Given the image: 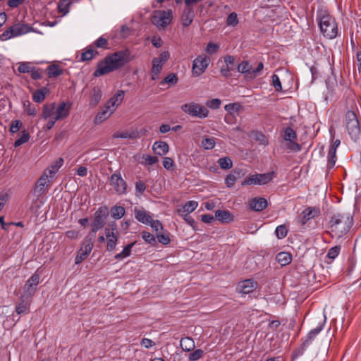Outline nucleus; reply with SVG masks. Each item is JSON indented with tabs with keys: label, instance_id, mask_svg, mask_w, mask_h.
<instances>
[{
	"label": "nucleus",
	"instance_id": "nucleus-62",
	"mask_svg": "<svg viewBox=\"0 0 361 361\" xmlns=\"http://www.w3.org/2000/svg\"><path fill=\"white\" fill-rule=\"evenodd\" d=\"M169 56L170 54L168 51H164L159 57L154 58V59L156 60V63H159L164 65L169 59Z\"/></svg>",
	"mask_w": 361,
	"mask_h": 361
},
{
	"label": "nucleus",
	"instance_id": "nucleus-51",
	"mask_svg": "<svg viewBox=\"0 0 361 361\" xmlns=\"http://www.w3.org/2000/svg\"><path fill=\"white\" fill-rule=\"evenodd\" d=\"M202 146L205 149H212L215 146V141H214V139L213 137H211V138H204L202 140Z\"/></svg>",
	"mask_w": 361,
	"mask_h": 361
},
{
	"label": "nucleus",
	"instance_id": "nucleus-8",
	"mask_svg": "<svg viewBox=\"0 0 361 361\" xmlns=\"http://www.w3.org/2000/svg\"><path fill=\"white\" fill-rule=\"evenodd\" d=\"M173 12L168 11H155L153 13L152 22L159 29H164L172 20Z\"/></svg>",
	"mask_w": 361,
	"mask_h": 361
},
{
	"label": "nucleus",
	"instance_id": "nucleus-5",
	"mask_svg": "<svg viewBox=\"0 0 361 361\" xmlns=\"http://www.w3.org/2000/svg\"><path fill=\"white\" fill-rule=\"evenodd\" d=\"M180 109L183 112L192 117L205 118L209 115V110L207 107L195 102L183 104Z\"/></svg>",
	"mask_w": 361,
	"mask_h": 361
},
{
	"label": "nucleus",
	"instance_id": "nucleus-35",
	"mask_svg": "<svg viewBox=\"0 0 361 361\" xmlns=\"http://www.w3.org/2000/svg\"><path fill=\"white\" fill-rule=\"evenodd\" d=\"M102 97V92L99 87H94L90 96V105L96 106L98 104Z\"/></svg>",
	"mask_w": 361,
	"mask_h": 361
},
{
	"label": "nucleus",
	"instance_id": "nucleus-57",
	"mask_svg": "<svg viewBox=\"0 0 361 361\" xmlns=\"http://www.w3.org/2000/svg\"><path fill=\"white\" fill-rule=\"evenodd\" d=\"M221 102L219 99H212L206 102V105L207 107L212 109H217L219 108Z\"/></svg>",
	"mask_w": 361,
	"mask_h": 361
},
{
	"label": "nucleus",
	"instance_id": "nucleus-20",
	"mask_svg": "<svg viewBox=\"0 0 361 361\" xmlns=\"http://www.w3.org/2000/svg\"><path fill=\"white\" fill-rule=\"evenodd\" d=\"M268 205L267 201L263 197H255L250 200L249 206L250 209L260 212L264 210Z\"/></svg>",
	"mask_w": 361,
	"mask_h": 361
},
{
	"label": "nucleus",
	"instance_id": "nucleus-56",
	"mask_svg": "<svg viewBox=\"0 0 361 361\" xmlns=\"http://www.w3.org/2000/svg\"><path fill=\"white\" fill-rule=\"evenodd\" d=\"M219 49V45L214 42H209L205 51L208 54H214Z\"/></svg>",
	"mask_w": 361,
	"mask_h": 361
},
{
	"label": "nucleus",
	"instance_id": "nucleus-50",
	"mask_svg": "<svg viewBox=\"0 0 361 361\" xmlns=\"http://www.w3.org/2000/svg\"><path fill=\"white\" fill-rule=\"evenodd\" d=\"M178 82V77L175 73L169 74L161 82V85L168 83L171 85L176 84Z\"/></svg>",
	"mask_w": 361,
	"mask_h": 361
},
{
	"label": "nucleus",
	"instance_id": "nucleus-60",
	"mask_svg": "<svg viewBox=\"0 0 361 361\" xmlns=\"http://www.w3.org/2000/svg\"><path fill=\"white\" fill-rule=\"evenodd\" d=\"M22 126V122L20 120H14L11 122L10 131L12 133H17Z\"/></svg>",
	"mask_w": 361,
	"mask_h": 361
},
{
	"label": "nucleus",
	"instance_id": "nucleus-28",
	"mask_svg": "<svg viewBox=\"0 0 361 361\" xmlns=\"http://www.w3.org/2000/svg\"><path fill=\"white\" fill-rule=\"evenodd\" d=\"M55 103L46 104L42 107V117L44 120L55 117Z\"/></svg>",
	"mask_w": 361,
	"mask_h": 361
},
{
	"label": "nucleus",
	"instance_id": "nucleus-31",
	"mask_svg": "<svg viewBox=\"0 0 361 361\" xmlns=\"http://www.w3.org/2000/svg\"><path fill=\"white\" fill-rule=\"evenodd\" d=\"M238 71L245 74L248 78H253V68L247 61H243L238 66Z\"/></svg>",
	"mask_w": 361,
	"mask_h": 361
},
{
	"label": "nucleus",
	"instance_id": "nucleus-14",
	"mask_svg": "<svg viewBox=\"0 0 361 361\" xmlns=\"http://www.w3.org/2000/svg\"><path fill=\"white\" fill-rule=\"evenodd\" d=\"M147 130L145 128H142L140 130H130V131H124V132H116L113 135V137L114 138H128V139H137L140 138L142 135H145Z\"/></svg>",
	"mask_w": 361,
	"mask_h": 361
},
{
	"label": "nucleus",
	"instance_id": "nucleus-12",
	"mask_svg": "<svg viewBox=\"0 0 361 361\" xmlns=\"http://www.w3.org/2000/svg\"><path fill=\"white\" fill-rule=\"evenodd\" d=\"M39 275L35 273L32 276L26 281L24 288L22 298L30 299L36 292L37 286L39 283Z\"/></svg>",
	"mask_w": 361,
	"mask_h": 361
},
{
	"label": "nucleus",
	"instance_id": "nucleus-44",
	"mask_svg": "<svg viewBox=\"0 0 361 361\" xmlns=\"http://www.w3.org/2000/svg\"><path fill=\"white\" fill-rule=\"evenodd\" d=\"M30 299L22 298V302L16 305V312L18 314H24L28 308V300Z\"/></svg>",
	"mask_w": 361,
	"mask_h": 361
},
{
	"label": "nucleus",
	"instance_id": "nucleus-17",
	"mask_svg": "<svg viewBox=\"0 0 361 361\" xmlns=\"http://www.w3.org/2000/svg\"><path fill=\"white\" fill-rule=\"evenodd\" d=\"M106 250L111 252L115 250L118 242V232L111 231L109 228H105Z\"/></svg>",
	"mask_w": 361,
	"mask_h": 361
},
{
	"label": "nucleus",
	"instance_id": "nucleus-59",
	"mask_svg": "<svg viewBox=\"0 0 361 361\" xmlns=\"http://www.w3.org/2000/svg\"><path fill=\"white\" fill-rule=\"evenodd\" d=\"M271 78H272V85L275 88V90L277 92L281 91L282 85H281L279 77L277 75L274 74Z\"/></svg>",
	"mask_w": 361,
	"mask_h": 361
},
{
	"label": "nucleus",
	"instance_id": "nucleus-32",
	"mask_svg": "<svg viewBox=\"0 0 361 361\" xmlns=\"http://www.w3.org/2000/svg\"><path fill=\"white\" fill-rule=\"evenodd\" d=\"M276 259L281 266H286L291 262L292 256L288 252H281L277 254Z\"/></svg>",
	"mask_w": 361,
	"mask_h": 361
},
{
	"label": "nucleus",
	"instance_id": "nucleus-43",
	"mask_svg": "<svg viewBox=\"0 0 361 361\" xmlns=\"http://www.w3.org/2000/svg\"><path fill=\"white\" fill-rule=\"evenodd\" d=\"M336 150L335 147H330L328 152V164L327 166L329 169H331L336 164Z\"/></svg>",
	"mask_w": 361,
	"mask_h": 361
},
{
	"label": "nucleus",
	"instance_id": "nucleus-33",
	"mask_svg": "<svg viewBox=\"0 0 361 361\" xmlns=\"http://www.w3.org/2000/svg\"><path fill=\"white\" fill-rule=\"evenodd\" d=\"M48 77L56 78L63 73V69L58 65H50L47 68Z\"/></svg>",
	"mask_w": 361,
	"mask_h": 361
},
{
	"label": "nucleus",
	"instance_id": "nucleus-53",
	"mask_svg": "<svg viewBox=\"0 0 361 361\" xmlns=\"http://www.w3.org/2000/svg\"><path fill=\"white\" fill-rule=\"evenodd\" d=\"M204 355V351L202 349H197L189 355L190 361H197L200 359Z\"/></svg>",
	"mask_w": 361,
	"mask_h": 361
},
{
	"label": "nucleus",
	"instance_id": "nucleus-30",
	"mask_svg": "<svg viewBox=\"0 0 361 361\" xmlns=\"http://www.w3.org/2000/svg\"><path fill=\"white\" fill-rule=\"evenodd\" d=\"M113 111L110 109L106 108V105L104 106V109H102L100 112L97 114L94 118V123L95 124H99L102 123L104 121L107 119L112 114Z\"/></svg>",
	"mask_w": 361,
	"mask_h": 361
},
{
	"label": "nucleus",
	"instance_id": "nucleus-55",
	"mask_svg": "<svg viewBox=\"0 0 361 361\" xmlns=\"http://www.w3.org/2000/svg\"><path fill=\"white\" fill-rule=\"evenodd\" d=\"M157 238L158 241L163 245H168L170 243L171 240L168 234L161 233V232L157 233Z\"/></svg>",
	"mask_w": 361,
	"mask_h": 361
},
{
	"label": "nucleus",
	"instance_id": "nucleus-13",
	"mask_svg": "<svg viewBox=\"0 0 361 361\" xmlns=\"http://www.w3.org/2000/svg\"><path fill=\"white\" fill-rule=\"evenodd\" d=\"M110 184L118 195L126 192L127 184L120 173H114L111 176Z\"/></svg>",
	"mask_w": 361,
	"mask_h": 361
},
{
	"label": "nucleus",
	"instance_id": "nucleus-25",
	"mask_svg": "<svg viewBox=\"0 0 361 361\" xmlns=\"http://www.w3.org/2000/svg\"><path fill=\"white\" fill-rule=\"evenodd\" d=\"M69 108L66 107V104L63 102L59 104L57 109L55 110V120H62L66 118L69 115Z\"/></svg>",
	"mask_w": 361,
	"mask_h": 361
},
{
	"label": "nucleus",
	"instance_id": "nucleus-29",
	"mask_svg": "<svg viewBox=\"0 0 361 361\" xmlns=\"http://www.w3.org/2000/svg\"><path fill=\"white\" fill-rule=\"evenodd\" d=\"M63 164V159L62 158H59L51 163L50 166L45 170L47 171V173L49 175L50 178H52L55 176Z\"/></svg>",
	"mask_w": 361,
	"mask_h": 361
},
{
	"label": "nucleus",
	"instance_id": "nucleus-54",
	"mask_svg": "<svg viewBox=\"0 0 361 361\" xmlns=\"http://www.w3.org/2000/svg\"><path fill=\"white\" fill-rule=\"evenodd\" d=\"M142 239L149 244H154L156 243L155 237L147 231L142 232Z\"/></svg>",
	"mask_w": 361,
	"mask_h": 361
},
{
	"label": "nucleus",
	"instance_id": "nucleus-37",
	"mask_svg": "<svg viewBox=\"0 0 361 361\" xmlns=\"http://www.w3.org/2000/svg\"><path fill=\"white\" fill-rule=\"evenodd\" d=\"M135 242H133V243H131L128 244V245H126L123 248V250H122L121 252L118 253L115 255L114 258L116 259L121 260V259L130 256L131 254V250L133 247V246L135 245Z\"/></svg>",
	"mask_w": 361,
	"mask_h": 361
},
{
	"label": "nucleus",
	"instance_id": "nucleus-49",
	"mask_svg": "<svg viewBox=\"0 0 361 361\" xmlns=\"http://www.w3.org/2000/svg\"><path fill=\"white\" fill-rule=\"evenodd\" d=\"M23 107L25 111L29 116H35L37 114L36 108L32 105V104L29 101H25L23 103Z\"/></svg>",
	"mask_w": 361,
	"mask_h": 361
},
{
	"label": "nucleus",
	"instance_id": "nucleus-46",
	"mask_svg": "<svg viewBox=\"0 0 361 361\" xmlns=\"http://www.w3.org/2000/svg\"><path fill=\"white\" fill-rule=\"evenodd\" d=\"M30 137V134L25 130H23L22 132L21 136L15 141L14 146L17 147L22 145L24 143H26L27 142L29 141Z\"/></svg>",
	"mask_w": 361,
	"mask_h": 361
},
{
	"label": "nucleus",
	"instance_id": "nucleus-42",
	"mask_svg": "<svg viewBox=\"0 0 361 361\" xmlns=\"http://www.w3.org/2000/svg\"><path fill=\"white\" fill-rule=\"evenodd\" d=\"M226 111H228V114L238 113L243 109V106L238 103H230L226 104L224 106Z\"/></svg>",
	"mask_w": 361,
	"mask_h": 361
},
{
	"label": "nucleus",
	"instance_id": "nucleus-36",
	"mask_svg": "<svg viewBox=\"0 0 361 361\" xmlns=\"http://www.w3.org/2000/svg\"><path fill=\"white\" fill-rule=\"evenodd\" d=\"M180 343V347L184 351L189 352L195 348L193 340L189 337L183 338Z\"/></svg>",
	"mask_w": 361,
	"mask_h": 361
},
{
	"label": "nucleus",
	"instance_id": "nucleus-48",
	"mask_svg": "<svg viewBox=\"0 0 361 361\" xmlns=\"http://www.w3.org/2000/svg\"><path fill=\"white\" fill-rule=\"evenodd\" d=\"M275 233L279 239H283L287 235L288 229L285 225H280L276 227Z\"/></svg>",
	"mask_w": 361,
	"mask_h": 361
},
{
	"label": "nucleus",
	"instance_id": "nucleus-38",
	"mask_svg": "<svg viewBox=\"0 0 361 361\" xmlns=\"http://www.w3.org/2000/svg\"><path fill=\"white\" fill-rule=\"evenodd\" d=\"M163 64L159 63H156V60L153 59L152 61V68L151 70V76L153 80L158 79L159 75L161 73L163 67Z\"/></svg>",
	"mask_w": 361,
	"mask_h": 361
},
{
	"label": "nucleus",
	"instance_id": "nucleus-18",
	"mask_svg": "<svg viewBox=\"0 0 361 361\" xmlns=\"http://www.w3.org/2000/svg\"><path fill=\"white\" fill-rule=\"evenodd\" d=\"M49 175L47 173V171H44L43 174L39 177L37 180L35 192L38 193V195H40L45 192L44 186L47 185L48 183L50 182Z\"/></svg>",
	"mask_w": 361,
	"mask_h": 361
},
{
	"label": "nucleus",
	"instance_id": "nucleus-6",
	"mask_svg": "<svg viewBox=\"0 0 361 361\" xmlns=\"http://www.w3.org/2000/svg\"><path fill=\"white\" fill-rule=\"evenodd\" d=\"M30 27L26 24L16 23L6 29L0 35V40L6 41L13 37H16L29 32Z\"/></svg>",
	"mask_w": 361,
	"mask_h": 361
},
{
	"label": "nucleus",
	"instance_id": "nucleus-24",
	"mask_svg": "<svg viewBox=\"0 0 361 361\" xmlns=\"http://www.w3.org/2000/svg\"><path fill=\"white\" fill-rule=\"evenodd\" d=\"M152 149L157 155L163 156L169 152V147L166 142L156 141L152 146Z\"/></svg>",
	"mask_w": 361,
	"mask_h": 361
},
{
	"label": "nucleus",
	"instance_id": "nucleus-7",
	"mask_svg": "<svg viewBox=\"0 0 361 361\" xmlns=\"http://www.w3.org/2000/svg\"><path fill=\"white\" fill-rule=\"evenodd\" d=\"M108 215V209L106 207H100L94 214V219L92 223V230L87 236H92V240L95 238L97 231L102 229L105 224V219Z\"/></svg>",
	"mask_w": 361,
	"mask_h": 361
},
{
	"label": "nucleus",
	"instance_id": "nucleus-34",
	"mask_svg": "<svg viewBox=\"0 0 361 361\" xmlns=\"http://www.w3.org/2000/svg\"><path fill=\"white\" fill-rule=\"evenodd\" d=\"M49 90L46 87L36 90L32 95L33 101L37 103H41L44 100Z\"/></svg>",
	"mask_w": 361,
	"mask_h": 361
},
{
	"label": "nucleus",
	"instance_id": "nucleus-19",
	"mask_svg": "<svg viewBox=\"0 0 361 361\" xmlns=\"http://www.w3.org/2000/svg\"><path fill=\"white\" fill-rule=\"evenodd\" d=\"M125 92L123 90H118L115 95L109 99L106 104V108L114 111L116 108L122 102L124 98Z\"/></svg>",
	"mask_w": 361,
	"mask_h": 361
},
{
	"label": "nucleus",
	"instance_id": "nucleus-2",
	"mask_svg": "<svg viewBox=\"0 0 361 361\" xmlns=\"http://www.w3.org/2000/svg\"><path fill=\"white\" fill-rule=\"evenodd\" d=\"M353 224V219L350 213H338L331 218L329 226L333 235L341 238L349 231Z\"/></svg>",
	"mask_w": 361,
	"mask_h": 361
},
{
	"label": "nucleus",
	"instance_id": "nucleus-22",
	"mask_svg": "<svg viewBox=\"0 0 361 361\" xmlns=\"http://www.w3.org/2000/svg\"><path fill=\"white\" fill-rule=\"evenodd\" d=\"M198 206V203L196 201L190 200L187 202L184 205L176 209V212L178 215L189 214L192 212Z\"/></svg>",
	"mask_w": 361,
	"mask_h": 361
},
{
	"label": "nucleus",
	"instance_id": "nucleus-21",
	"mask_svg": "<svg viewBox=\"0 0 361 361\" xmlns=\"http://www.w3.org/2000/svg\"><path fill=\"white\" fill-rule=\"evenodd\" d=\"M195 17L193 8H185L183 11L180 21L183 27H188Z\"/></svg>",
	"mask_w": 361,
	"mask_h": 361
},
{
	"label": "nucleus",
	"instance_id": "nucleus-23",
	"mask_svg": "<svg viewBox=\"0 0 361 361\" xmlns=\"http://www.w3.org/2000/svg\"><path fill=\"white\" fill-rule=\"evenodd\" d=\"M135 217L138 221L144 224H149L152 219V216L149 212L137 209H135Z\"/></svg>",
	"mask_w": 361,
	"mask_h": 361
},
{
	"label": "nucleus",
	"instance_id": "nucleus-11",
	"mask_svg": "<svg viewBox=\"0 0 361 361\" xmlns=\"http://www.w3.org/2000/svg\"><path fill=\"white\" fill-rule=\"evenodd\" d=\"M94 240H92V236H86L83 241L82 245L80 250L78 252L76 257L75 259V263L78 264L81 263L87 256L90 254L93 246H94Z\"/></svg>",
	"mask_w": 361,
	"mask_h": 361
},
{
	"label": "nucleus",
	"instance_id": "nucleus-4",
	"mask_svg": "<svg viewBox=\"0 0 361 361\" xmlns=\"http://www.w3.org/2000/svg\"><path fill=\"white\" fill-rule=\"evenodd\" d=\"M345 127L348 135L354 142H361V128L357 117L353 111H348L345 114Z\"/></svg>",
	"mask_w": 361,
	"mask_h": 361
},
{
	"label": "nucleus",
	"instance_id": "nucleus-15",
	"mask_svg": "<svg viewBox=\"0 0 361 361\" xmlns=\"http://www.w3.org/2000/svg\"><path fill=\"white\" fill-rule=\"evenodd\" d=\"M320 214V209L318 207H307L301 213L299 217V222L302 225H305L310 219L318 216Z\"/></svg>",
	"mask_w": 361,
	"mask_h": 361
},
{
	"label": "nucleus",
	"instance_id": "nucleus-58",
	"mask_svg": "<svg viewBox=\"0 0 361 361\" xmlns=\"http://www.w3.org/2000/svg\"><path fill=\"white\" fill-rule=\"evenodd\" d=\"M149 224H150L152 229L156 232V234L163 230L162 224L159 220H153L152 219Z\"/></svg>",
	"mask_w": 361,
	"mask_h": 361
},
{
	"label": "nucleus",
	"instance_id": "nucleus-3",
	"mask_svg": "<svg viewBox=\"0 0 361 361\" xmlns=\"http://www.w3.org/2000/svg\"><path fill=\"white\" fill-rule=\"evenodd\" d=\"M319 26L321 32L329 39H334L338 35L337 23L331 15L323 13L319 17Z\"/></svg>",
	"mask_w": 361,
	"mask_h": 361
},
{
	"label": "nucleus",
	"instance_id": "nucleus-41",
	"mask_svg": "<svg viewBox=\"0 0 361 361\" xmlns=\"http://www.w3.org/2000/svg\"><path fill=\"white\" fill-rule=\"evenodd\" d=\"M283 137L286 141L295 140L297 138L295 131L290 127H287L284 129Z\"/></svg>",
	"mask_w": 361,
	"mask_h": 361
},
{
	"label": "nucleus",
	"instance_id": "nucleus-47",
	"mask_svg": "<svg viewBox=\"0 0 361 361\" xmlns=\"http://www.w3.org/2000/svg\"><path fill=\"white\" fill-rule=\"evenodd\" d=\"M238 18L236 13L233 12L230 13L226 19V25L228 26L235 27L238 24Z\"/></svg>",
	"mask_w": 361,
	"mask_h": 361
},
{
	"label": "nucleus",
	"instance_id": "nucleus-61",
	"mask_svg": "<svg viewBox=\"0 0 361 361\" xmlns=\"http://www.w3.org/2000/svg\"><path fill=\"white\" fill-rule=\"evenodd\" d=\"M94 57V51L92 49H88L82 53L81 60L82 61H90Z\"/></svg>",
	"mask_w": 361,
	"mask_h": 361
},
{
	"label": "nucleus",
	"instance_id": "nucleus-16",
	"mask_svg": "<svg viewBox=\"0 0 361 361\" xmlns=\"http://www.w3.org/2000/svg\"><path fill=\"white\" fill-rule=\"evenodd\" d=\"M257 283L252 279H246L238 283L237 290L242 294H248L252 293L256 288Z\"/></svg>",
	"mask_w": 361,
	"mask_h": 361
},
{
	"label": "nucleus",
	"instance_id": "nucleus-26",
	"mask_svg": "<svg viewBox=\"0 0 361 361\" xmlns=\"http://www.w3.org/2000/svg\"><path fill=\"white\" fill-rule=\"evenodd\" d=\"M326 316L324 317V319L319 326L312 329L307 334L306 340L303 342L305 345H309L312 341L316 337V336L323 329V327L326 323Z\"/></svg>",
	"mask_w": 361,
	"mask_h": 361
},
{
	"label": "nucleus",
	"instance_id": "nucleus-1",
	"mask_svg": "<svg viewBox=\"0 0 361 361\" xmlns=\"http://www.w3.org/2000/svg\"><path fill=\"white\" fill-rule=\"evenodd\" d=\"M130 51L121 50L106 56L104 60L99 61L97 68L94 72V77H99L123 66L130 61Z\"/></svg>",
	"mask_w": 361,
	"mask_h": 361
},
{
	"label": "nucleus",
	"instance_id": "nucleus-40",
	"mask_svg": "<svg viewBox=\"0 0 361 361\" xmlns=\"http://www.w3.org/2000/svg\"><path fill=\"white\" fill-rule=\"evenodd\" d=\"M217 163H218L219 166H220V168L222 169L226 170V169H230L233 167V161L228 157H224L220 158L218 160Z\"/></svg>",
	"mask_w": 361,
	"mask_h": 361
},
{
	"label": "nucleus",
	"instance_id": "nucleus-52",
	"mask_svg": "<svg viewBox=\"0 0 361 361\" xmlns=\"http://www.w3.org/2000/svg\"><path fill=\"white\" fill-rule=\"evenodd\" d=\"M341 246L336 245L328 250L326 257L331 259H334L340 253Z\"/></svg>",
	"mask_w": 361,
	"mask_h": 361
},
{
	"label": "nucleus",
	"instance_id": "nucleus-10",
	"mask_svg": "<svg viewBox=\"0 0 361 361\" xmlns=\"http://www.w3.org/2000/svg\"><path fill=\"white\" fill-rule=\"evenodd\" d=\"M210 59L204 54L199 55L192 61V74L194 77H199L204 73L209 64Z\"/></svg>",
	"mask_w": 361,
	"mask_h": 361
},
{
	"label": "nucleus",
	"instance_id": "nucleus-45",
	"mask_svg": "<svg viewBox=\"0 0 361 361\" xmlns=\"http://www.w3.org/2000/svg\"><path fill=\"white\" fill-rule=\"evenodd\" d=\"M33 66L30 62H20L18 63V71L20 73H30Z\"/></svg>",
	"mask_w": 361,
	"mask_h": 361
},
{
	"label": "nucleus",
	"instance_id": "nucleus-27",
	"mask_svg": "<svg viewBox=\"0 0 361 361\" xmlns=\"http://www.w3.org/2000/svg\"><path fill=\"white\" fill-rule=\"evenodd\" d=\"M215 218L221 223H229L233 221V216L227 210H216Z\"/></svg>",
	"mask_w": 361,
	"mask_h": 361
},
{
	"label": "nucleus",
	"instance_id": "nucleus-63",
	"mask_svg": "<svg viewBox=\"0 0 361 361\" xmlns=\"http://www.w3.org/2000/svg\"><path fill=\"white\" fill-rule=\"evenodd\" d=\"M236 180V177L233 173H230L225 178V183L228 188H232Z\"/></svg>",
	"mask_w": 361,
	"mask_h": 361
},
{
	"label": "nucleus",
	"instance_id": "nucleus-64",
	"mask_svg": "<svg viewBox=\"0 0 361 361\" xmlns=\"http://www.w3.org/2000/svg\"><path fill=\"white\" fill-rule=\"evenodd\" d=\"M146 190V185L142 181H137L135 184V193L137 196L142 195Z\"/></svg>",
	"mask_w": 361,
	"mask_h": 361
},
{
	"label": "nucleus",
	"instance_id": "nucleus-9",
	"mask_svg": "<svg viewBox=\"0 0 361 361\" xmlns=\"http://www.w3.org/2000/svg\"><path fill=\"white\" fill-rule=\"evenodd\" d=\"M273 178V172L267 173H255L245 179L242 182L241 185L243 186L250 185H264L271 181Z\"/></svg>",
	"mask_w": 361,
	"mask_h": 361
},
{
	"label": "nucleus",
	"instance_id": "nucleus-39",
	"mask_svg": "<svg viewBox=\"0 0 361 361\" xmlns=\"http://www.w3.org/2000/svg\"><path fill=\"white\" fill-rule=\"evenodd\" d=\"M126 211L121 206H114L111 209V216L115 219H120L125 215Z\"/></svg>",
	"mask_w": 361,
	"mask_h": 361
}]
</instances>
